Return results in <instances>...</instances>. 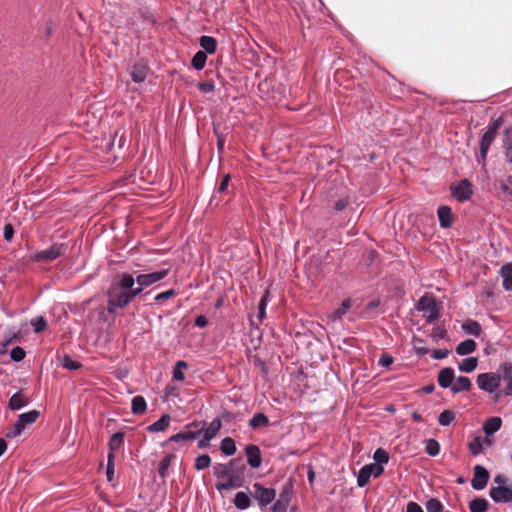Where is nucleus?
<instances>
[{
  "instance_id": "obj_1",
  "label": "nucleus",
  "mask_w": 512,
  "mask_h": 512,
  "mask_svg": "<svg viewBox=\"0 0 512 512\" xmlns=\"http://www.w3.org/2000/svg\"><path fill=\"white\" fill-rule=\"evenodd\" d=\"M135 279L132 274L121 273L112 282L107 291V311L115 314L118 309L126 308L130 303L127 289L132 288Z\"/></svg>"
},
{
  "instance_id": "obj_2",
  "label": "nucleus",
  "mask_w": 512,
  "mask_h": 512,
  "mask_svg": "<svg viewBox=\"0 0 512 512\" xmlns=\"http://www.w3.org/2000/svg\"><path fill=\"white\" fill-rule=\"evenodd\" d=\"M245 466L240 461L233 459L227 464L218 463L213 467V472L217 478L216 489L219 491L242 487Z\"/></svg>"
},
{
  "instance_id": "obj_3",
  "label": "nucleus",
  "mask_w": 512,
  "mask_h": 512,
  "mask_svg": "<svg viewBox=\"0 0 512 512\" xmlns=\"http://www.w3.org/2000/svg\"><path fill=\"white\" fill-rule=\"evenodd\" d=\"M477 386L480 390L489 394H495L493 400L498 402L500 399V393H498L501 386V376L498 373L485 372L478 374L476 379Z\"/></svg>"
},
{
  "instance_id": "obj_4",
  "label": "nucleus",
  "mask_w": 512,
  "mask_h": 512,
  "mask_svg": "<svg viewBox=\"0 0 512 512\" xmlns=\"http://www.w3.org/2000/svg\"><path fill=\"white\" fill-rule=\"evenodd\" d=\"M416 308L418 311L423 313V317L426 318V321L429 323L436 321L439 317V305L431 295L426 294L422 296L419 299Z\"/></svg>"
},
{
  "instance_id": "obj_5",
  "label": "nucleus",
  "mask_w": 512,
  "mask_h": 512,
  "mask_svg": "<svg viewBox=\"0 0 512 512\" xmlns=\"http://www.w3.org/2000/svg\"><path fill=\"white\" fill-rule=\"evenodd\" d=\"M67 250L65 243H54L49 248L34 253L31 260L35 262H50L64 255Z\"/></svg>"
},
{
  "instance_id": "obj_6",
  "label": "nucleus",
  "mask_w": 512,
  "mask_h": 512,
  "mask_svg": "<svg viewBox=\"0 0 512 512\" xmlns=\"http://www.w3.org/2000/svg\"><path fill=\"white\" fill-rule=\"evenodd\" d=\"M251 496L259 502L261 507L270 504L276 497V491L273 488H266L260 483H254L252 490H250Z\"/></svg>"
},
{
  "instance_id": "obj_7",
  "label": "nucleus",
  "mask_w": 512,
  "mask_h": 512,
  "mask_svg": "<svg viewBox=\"0 0 512 512\" xmlns=\"http://www.w3.org/2000/svg\"><path fill=\"white\" fill-rule=\"evenodd\" d=\"M384 471V468L383 466L379 465V464H369V465H365L363 466L359 473H358V477H357V484L359 487H364L366 486L369 481H370V478L373 476V477H379Z\"/></svg>"
},
{
  "instance_id": "obj_8",
  "label": "nucleus",
  "mask_w": 512,
  "mask_h": 512,
  "mask_svg": "<svg viewBox=\"0 0 512 512\" xmlns=\"http://www.w3.org/2000/svg\"><path fill=\"white\" fill-rule=\"evenodd\" d=\"M169 271V269H161L151 273L138 274L134 279L137 285L147 288L164 279Z\"/></svg>"
},
{
  "instance_id": "obj_9",
  "label": "nucleus",
  "mask_w": 512,
  "mask_h": 512,
  "mask_svg": "<svg viewBox=\"0 0 512 512\" xmlns=\"http://www.w3.org/2000/svg\"><path fill=\"white\" fill-rule=\"evenodd\" d=\"M489 471L482 465H475L473 467V477L471 479V486L477 491L483 490L489 481Z\"/></svg>"
},
{
  "instance_id": "obj_10",
  "label": "nucleus",
  "mask_w": 512,
  "mask_h": 512,
  "mask_svg": "<svg viewBox=\"0 0 512 512\" xmlns=\"http://www.w3.org/2000/svg\"><path fill=\"white\" fill-rule=\"evenodd\" d=\"M450 191L452 196L460 202L470 199L473 193L472 184L467 179L461 180L458 185H450Z\"/></svg>"
},
{
  "instance_id": "obj_11",
  "label": "nucleus",
  "mask_w": 512,
  "mask_h": 512,
  "mask_svg": "<svg viewBox=\"0 0 512 512\" xmlns=\"http://www.w3.org/2000/svg\"><path fill=\"white\" fill-rule=\"evenodd\" d=\"M472 387L471 380L466 376L455 377L454 371L450 368V392L457 394L468 391Z\"/></svg>"
},
{
  "instance_id": "obj_12",
  "label": "nucleus",
  "mask_w": 512,
  "mask_h": 512,
  "mask_svg": "<svg viewBox=\"0 0 512 512\" xmlns=\"http://www.w3.org/2000/svg\"><path fill=\"white\" fill-rule=\"evenodd\" d=\"M489 495L495 503H507L512 500V486L492 487Z\"/></svg>"
},
{
  "instance_id": "obj_13",
  "label": "nucleus",
  "mask_w": 512,
  "mask_h": 512,
  "mask_svg": "<svg viewBox=\"0 0 512 512\" xmlns=\"http://www.w3.org/2000/svg\"><path fill=\"white\" fill-rule=\"evenodd\" d=\"M495 138H496V134H494L488 130H486L483 133V135L480 139V143H479V148H480V159L478 160L479 163L485 162L488 151L490 149V146L494 142Z\"/></svg>"
},
{
  "instance_id": "obj_14",
  "label": "nucleus",
  "mask_w": 512,
  "mask_h": 512,
  "mask_svg": "<svg viewBox=\"0 0 512 512\" xmlns=\"http://www.w3.org/2000/svg\"><path fill=\"white\" fill-rule=\"evenodd\" d=\"M247 462L252 468L260 467L262 463L261 451L257 445L249 444L245 447Z\"/></svg>"
},
{
  "instance_id": "obj_15",
  "label": "nucleus",
  "mask_w": 512,
  "mask_h": 512,
  "mask_svg": "<svg viewBox=\"0 0 512 512\" xmlns=\"http://www.w3.org/2000/svg\"><path fill=\"white\" fill-rule=\"evenodd\" d=\"M502 371L501 380L506 382V387L503 390V394L508 397H512V364L504 363L500 366Z\"/></svg>"
},
{
  "instance_id": "obj_16",
  "label": "nucleus",
  "mask_w": 512,
  "mask_h": 512,
  "mask_svg": "<svg viewBox=\"0 0 512 512\" xmlns=\"http://www.w3.org/2000/svg\"><path fill=\"white\" fill-rule=\"evenodd\" d=\"M148 71L149 68L145 63L137 62L131 67L130 76L134 82L141 83L146 79Z\"/></svg>"
},
{
  "instance_id": "obj_17",
  "label": "nucleus",
  "mask_w": 512,
  "mask_h": 512,
  "mask_svg": "<svg viewBox=\"0 0 512 512\" xmlns=\"http://www.w3.org/2000/svg\"><path fill=\"white\" fill-rule=\"evenodd\" d=\"M500 275L503 279V288L512 292V263L503 265L500 269Z\"/></svg>"
},
{
  "instance_id": "obj_18",
  "label": "nucleus",
  "mask_w": 512,
  "mask_h": 512,
  "mask_svg": "<svg viewBox=\"0 0 512 512\" xmlns=\"http://www.w3.org/2000/svg\"><path fill=\"white\" fill-rule=\"evenodd\" d=\"M204 427H201L197 431H182L177 434L172 435L169 438L170 442H180V441H191L194 440L198 435L202 433Z\"/></svg>"
},
{
  "instance_id": "obj_19",
  "label": "nucleus",
  "mask_w": 512,
  "mask_h": 512,
  "mask_svg": "<svg viewBox=\"0 0 512 512\" xmlns=\"http://www.w3.org/2000/svg\"><path fill=\"white\" fill-rule=\"evenodd\" d=\"M28 404L27 397L21 392L14 393L8 403L11 410H19Z\"/></svg>"
},
{
  "instance_id": "obj_20",
  "label": "nucleus",
  "mask_w": 512,
  "mask_h": 512,
  "mask_svg": "<svg viewBox=\"0 0 512 512\" xmlns=\"http://www.w3.org/2000/svg\"><path fill=\"white\" fill-rule=\"evenodd\" d=\"M502 425V420L500 417H491L489 418L483 425V431L487 436L493 435L496 433Z\"/></svg>"
},
{
  "instance_id": "obj_21",
  "label": "nucleus",
  "mask_w": 512,
  "mask_h": 512,
  "mask_svg": "<svg viewBox=\"0 0 512 512\" xmlns=\"http://www.w3.org/2000/svg\"><path fill=\"white\" fill-rule=\"evenodd\" d=\"M124 438H125L124 432L119 431V432L114 433L108 442V448H109L108 454H114L115 451L120 449L124 445Z\"/></svg>"
},
{
  "instance_id": "obj_22",
  "label": "nucleus",
  "mask_w": 512,
  "mask_h": 512,
  "mask_svg": "<svg viewBox=\"0 0 512 512\" xmlns=\"http://www.w3.org/2000/svg\"><path fill=\"white\" fill-rule=\"evenodd\" d=\"M476 347V342L473 339H466L457 345L455 351L458 355L464 356L474 352Z\"/></svg>"
},
{
  "instance_id": "obj_23",
  "label": "nucleus",
  "mask_w": 512,
  "mask_h": 512,
  "mask_svg": "<svg viewBox=\"0 0 512 512\" xmlns=\"http://www.w3.org/2000/svg\"><path fill=\"white\" fill-rule=\"evenodd\" d=\"M170 421H171L170 415L164 414V415H162L160 417L159 420H157L153 424L149 425L147 427V430L149 432H162V431H165L168 428V426L170 424Z\"/></svg>"
},
{
  "instance_id": "obj_24",
  "label": "nucleus",
  "mask_w": 512,
  "mask_h": 512,
  "mask_svg": "<svg viewBox=\"0 0 512 512\" xmlns=\"http://www.w3.org/2000/svg\"><path fill=\"white\" fill-rule=\"evenodd\" d=\"M478 366V359L476 357H467L458 363V370L464 373L473 372Z\"/></svg>"
},
{
  "instance_id": "obj_25",
  "label": "nucleus",
  "mask_w": 512,
  "mask_h": 512,
  "mask_svg": "<svg viewBox=\"0 0 512 512\" xmlns=\"http://www.w3.org/2000/svg\"><path fill=\"white\" fill-rule=\"evenodd\" d=\"M350 307H351V300L350 299L343 300L341 303V306L339 308H337L336 310H334L331 314L328 315L329 320H331L332 322H335V321L341 319L347 313V311L350 309Z\"/></svg>"
},
{
  "instance_id": "obj_26",
  "label": "nucleus",
  "mask_w": 512,
  "mask_h": 512,
  "mask_svg": "<svg viewBox=\"0 0 512 512\" xmlns=\"http://www.w3.org/2000/svg\"><path fill=\"white\" fill-rule=\"evenodd\" d=\"M489 507L487 499L482 497H476L469 502L470 512H486Z\"/></svg>"
},
{
  "instance_id": "obj_27",
  "label": "nucleus",
  "mask_w": 512,
  "mask_h": 512,
  "mask_svg": "<svg viewBox=\"0 0 512 512\" xmlns=\"http://www.w3.org/2000/svg\"><path fill=\"white\" fill-rule=\"evenodd\" d=\"M233 503L235 507L239 510H245L250 507L251 500L247 493L245 492H237L235 494Z\"/></svg>"
},
{
  "instance_id": "obj_28",
  "label": "nucleus",
  "mask_w": 512,
  "mask_h": 512,
  "mask_svg": "<svg viewBox=\"0 0 512 512\" xmlns=\"http://www.w3.org/2000/svg\"><path fill=\"white\" fill-rule=\"evenodd\" d=\"M147 409V404L143 396L137 395L132 399L131 410L133 414H143Z\"/></svg>"
},
{
  "instance_id": "obj_29",
  "label": "nucleus",
  "mask_w": 512,
  "mask_h": 512,
  "mask_svg": "<svg viewBox=\"0 0 512 512\" xmlns=\"http://www.w3.org/2000/svg\"><path fill=\"white\" fill-rule=\"evenodd\" d=\"M462 330L468 335L478 337L481 333V326L475 320H467L462 324Z\"/></svg>"
},
{
  "instance_id": "obj_30",
  "label": "nucleus",
  "mask_w": 512,
  "mask_h": 512,
  "mask_svg": "<svg viewBox=\"0 0 512 512\" xmlns=\"http://www.w3.org/2000/svg\"><path fill=\"white\" fill-rule=\"evenodd\" d=\"M200 46L204 49L206 54H213L217 48V41L214 37L211 36H201Z\"/></svg>"
},
{
  "instance_id": "obj_31",
  "label": "nucleus",
  "mask_w": 512,
  "mask_h": 512,
  "mask_svg": "<svg viewBox=\"0 0 512 512\" xmlns=\"http://www.w3.org/2000/svg\"><path fill=\"white\" fill-rule=\"evenodd\" d=\"M269 425L268 417L263 413H256L250 420L249 426L252 429H258Z\"/></svg>"
},
{
  "instance_id": "obj_32",
  "label": "nucleus",
  "mask_w": 512,
  "mask_h": 512,
  "mask_svg": "<svg viewBox=\"0 0 512 512\" xmlns=\"http://www.w3.org/2000/svg\"><path fill=\"white\" fill-rule=\"evenodd\" d=\"M220 449L227 456L234 455L236 452L235 441L230 437L224 438L221 441Z\"/></svg>"
},
{
  "instance_id": "obj_33",
  "label": "nucleus",
  "mask_w": 512,
  "mask_h": 512,
  "mask_svg": "<svg viewBox=\"0 0 512 512\" xmlns=\"http://www.w3.org/2000/svg\"><path fill=\"white\" fill-rule=\"evenodd\" d=\"M175 458L174 454H167L164 456V458L160 461L159 467H158V474L161 478H165L167 476L168 468L171 464V461Z\"/></svg>"
},
{
  "instance_id": "obj_34",
  "label": "nucleus",
  "mask_w": 512,
  "mask_h": 512,
  "mask_svg": "<svg viewBox=\"0 0 512 512\" xmlns=\"http://www.w3.org/2000/svg\"><path fill=\"white\" fill-rule=\"evenodd\" d=\"M187 367L188 364L185 361H177L173 369V379L179 382L183 381L185 379L184 370L187 369Z\"/></svg>"
},
{
  "instance_id": "obj_35",
  "label": "nucleus",
  "mask_w": 512,
  "mask_h": 512,
  "mask_svg": "<svg viewBox=\"0 0 512 512\" xmlns=\"http://www.w3.org/2000/svg\"><path fill=\"white\" fill-rule=\"evenodd\" d=\"M207 54L200 50L192 58V66L196 70H202L206 64Z\"/></svg>"
},
{
  "instance_id": "obj_36",
  "label": "nucleus",
  "mask_w": 512,
  "mask_h": 512,
  "mask_svg": "<svg viewBox=\"0 0 512 512\" xmlns=\"http://www.w3.org/2000/svg\"><path fill=\"white\" fill-rule=\"evenodd\" d=\"M484 440L480 436L474 437L469 443V450L472 455H479L483 451Z\"/></svg>"
},
{
  "instance_id": "obj_37",
  "label": "nucleus",
  "mask_w": 512,
  "mask_h": 512,
  "mask_svg": "<svg viewBox=\"0 0 512 512\" xmlns=\"http://www.w3.org/2000/svg\"><path fill=\"white\" fill-rule=\"evenodd\" d=\"M221 426V420L219 418H216L209 424V427L205 430L204 434L213 439L220 431Z\"/></svg>"
},
{
  "instance_id": "obj_38",
  "label": "nucleus",
  "mask_w": 512,
  "mask_h": 512,
  "mask_svg": "<svg viewBox=\"0 0 512 512\" xmlns=\"http://www.w3.org/2000/svg\"><path fill=\"white\" fill-rule=\"evenodd\" d=\"M39 411L37 410H31L26 413L20 414L18 417L20 419V422H23L25 425H29L34 423L37 418L39 417Z\"/></svg>"
},
{
  "instance_id": "obj_39",
  "label": "nucleus",
  "mask_w": 512,
  "mask_h": 512,
  "mask_svg": "<svg viewBox=\"0 0 512 512\" xmlns=\"http://www.w3.org/2000/svg\"><path fill=\"white\" fill-rule=\"evenodd\" d=\"M211 458L208 454L199 455L195 460V468L197 470H203L210 466Z\"/></svg>"
},
{
  "instance_id": "obj_40",
  "label": "nucleus",
  "mask_w": 512,
  "mask_h": 512,
  "mask_svg": "<svg viewBox=\"0 0 512 512\" xmlns=\"http://www.w3.org/2000/svg\"><path fill=\"white\" fill-rule=\"evenodd\" d=\"M373 458L375 460L374 464H379V465L382 466V464L388 463V461H389V454L384 449L378 448L374 452Z\"/></svg>"
},
{
  "instance_id": "obj_41",
  "label": "nucleus",
  "mask_w": 512,
  "mask_h": 512,
  "mask_svg": "<svg viewBox=\"0 0 512 512\" xmlns=\"http://www.w3.org/2000/svg\"><path fill=\"white\" fill-rule=\"evenodd\" d=\"M114 467H115V454L107 455V467H106V476L107 480L111 482L114 477Z\"/></svg>"
},
{
  "instance_id": "obj_42",
  "label": "nucleus",
  "mask_w": 512,
  "mask_h": 512,
  "mask_svg": "<svg viewBox=\"0 0 512 512\" xmlns=\"http://www.w3.org/2000/svg\"><path fill=\"white\" fill-rule=\"evenodd\" d=\"M288 507V499L284 498V495L281 494L280 498L274 502L271 512H286Z\"/></svg>"
},
{
  "instance_id": "obj_43",
  "label": "nucleus",
  "mask_w": 512,
  "mask_h": 512,
  "mask_svg": "<svg viewBox=\"0 0 512 512\" xmlns=\"http://www.w3.org/2000/svg\"><path fill=\"white\" fill-rule=\"evenodd\" d=\"M267 298H268V293L266 292L262 296V298H261V300H260V302L258 304L257 318H258V320L260 322H262L265 319V317H266V312L265 311H266V306H267V302H268Z\"/></svg>"
},
{
  "instance_id": "obj_44",
  "label": "nucleus",
  "mask_w": 512,
  "mask_h": 512,
  "mask_svg": "<svg viewBox=\"0 0 512 512\" xmlns=\"http://www.w3.org/2000/svg\"><path fill=\"white\" fill-rule=\"evenodd\" d=\"M425 450L430 456H436L440 451L439 443L434 439H428Z\"/></svg>"
},
{
  "instance_id": "obj_45",
  "label": "nucleus",
  "mask_w": 512,
  "mask_h": 512,
  "mask_svg": "<svg viewBox=\"0 0 512 512\" xmlns=\"http://www.w3.org/2000/svg\"><path fill=\"white\" fill-rule=\"evenodd\" d=\"M31 325L34 328V332L39 333L46 328L47 322L44 317L39 316L31 320Z\"/></svg>"
},
{
  "instance_id": "obj_46",
  "label": "nucleus",
  "mask_w": 512,
  "mask_h": 512,
  "mask_svg": "<svg viewBox=\"0 0 512 512\" xmlns=\"http://www.w3.org/2000/svg\"><path fill=\"white\" fill-rule=\"evenodd\" d=\"M438 218H439L440 225L443 228H447L448 227V206H441L438 209Z\"/></svg>"
},
{
  "instance_id": "obj_47",
  "label": "nucleus",
  "mask_w": 512,
  "mask_h": 512,
  "mask_svg": "<svg viewBox=\"0 0 512 512\" xmlns=\"http://www.w3.org/2000/svg\"><path fill=\"white\" fill-rule=\"evenodd\" d=\"M176 291L174 289H169L167 291L161 292L155 296V301L157 303H162L163 301L172 298L176 295Z\"/></svg>"
},
{
  "instance_id": "obj_48",
  "label": "nucleus",
  "mask_w": 512,
  "mask_h": 512,
  "mask_svg": "<svg viewBox=\"0 0 512 512\" xmlns=\"http://www.w3.org/2000/svg\"><path fill=\"white\" fill-rule=\"evenodd\" d=\"M10 357L12 360L19 362L24 359L25 351L21 347H15L11 350Z\"/></svg>"
},
{
  "instance_id": "obj_49",
  "label": "nucleus",
  "mask_w": 512,
  "mask_h": 512,
  "mask_svg": "<svg viewBox=\"0 0 512 512\" xmlns=\"http://www.w3.org/2000/svg\"><path fill=\"white\" fill-rule=\"evenodd\" d=\"M62 365L69 370H77L81 366L79 362L73 361L69 356H64Z\"/></svg>"
},
{
  "instance_id": "obj_50",
  "label": "nucleus",
  "mask_w": 512,
  "mask_h": 512,
  "mask_svg": "<svg viewBox=\"0 0 512 512\" xmlns=\"http://www.w3.org/2000/svg\"><path fill=\"white\" fill-rule=\"evenodd\" d=\"M198 88L201 92L210 93L215 89V85L211 80H206L198 83Z\"/></svg>"
},
{
  "instance_id": "obj_51",
  "label": "nucleus",
  "mask_w": 512,
  "mask_h": 512,
  "mask_svg": "<svg viewBox=\"0 0 512 512\" xmlns=\"http://www.w3.org/2000/svg\"><path fill=\"white\" fill-rule=\"evenodd\" d=\"M438 382L442 388H448V367H445L440 371Z\"/></svg>"
},
{
  "instance_id": "obj_52",
  "label": "nucleus",
  "mask_w": 512,
  "mask_h": 512,
  "mask_svg": "<svg viewBox=\"0 0 512 512\" xmlns=\"http://www.w3.org/2000/svg\"><path fill=\"white\" fill-rule=\"evenodd\" d=\"M144 288L145 287L138 285L137 287L132 286V288L127 289L130 301L132 302L138 295H140Z\"/></svg>"
},
{
  "instance_id": "obj_53",
  "label": "nucleus",
  "mask_w": 512,
  "mask_h": 512,
  "mask_svg": "<svg viewBox=\"0 0 512 512\" xmlns=\"http://www.w3.org/2000/svg\"><path fill=\"white\" fill-rule=\"evenodd\" d=\"M502 125V119L501 118H498V119H495L493 120L487 127L486 130L494 133L497 135V132L499 130V128L501 127Z\"/></svg>"
},
{
  "instance_id": "obj_54",
  "label": "nucleus",
  "mask_w": 512,
  "mask_h": 512,
  "mask_svg": "<svg viewBox=\"0 0 512 512\" xmlns=\"http://www.w3.org/2000/svg\"><path fill=\"white\" fill-rule=\"evenodd\" d=\"M406 512H424V511L418 503H416L414 501H410L407 503Z\"/></svg>"
},
{
  "instance_id": "obj_55",
  "label": "nucleus",
  "mask_w": 512,
  "mask_h": 512,
  "mask_svg": "<svg viewBox=\"0 0 512 512\" xmlns=\"http://www.w3.org/2000/svg\"><path fill=\"white\" fill-rule=\"evenodd\" d=\"M393 363V358L388 354H383L379 359V364L382 367H388Z\"/></svg>"
},
{
  "instance_id": "obj_56",
  "label": "nucleus",
  "mask_w": 512,
  "mask_h": 512,
  "mask_svg": "<svg viewBox=\"0 0 512 512\" xmlns=\"http://www.w3.org/2000/svg\"><path fill=\"white\" fill-rule=\"evenodd\" d=\"M21 433L22 432L20 431L19 427H15L13 425V427L9 431L6 432L5 437L12 439V438L20 436Z\"/></svg>"
},
{
  "instance_id": "obj_57",
  "label": "nucleus",
  "mask_w": 512,
  "mask_h": 512,
  "mask_svg": "<svg viewBox=\"0 0 512 512\" xmlns=\"http://www.w3.org/2000/svg\"><path fill=\"white\" fill-rule=\"evenodd\" d=\"M13 233H14V230H13V227L11 224H6L4 226V238L5 240L7 241H10L13 237Z\"/></svg>"
},
{
  "instance_id": "obj_58",
  "label": "nucleus",
  "mask_w": 512,
  "mask_h": 512,
  "mask_svg": "<svg viewBox=\"0 0 512 512\" xmlns=\"http://www.w3.org/2000/svg\"><path fill=\"white\" fill-rule=\"evenodd\" d=\"M229 181H230V175L229 174L224 175L222 178V181L218 187V191L224 192L228 187Z\"/></svg>"
},
{
  "instance_id": "obj_59",
  "label": "nucleus",
  "mask_w": 512,
  "mask_h": 512,
  "mask_svg": "<svg viewBox=\"0 0 512 512\" xmlns=\"http://www.w3.org/2000/svg\"><path fill=\"white\" fill-rule=\"evenodd\" d=\"M195 325L199 328H204L208 325V319L204 315H200L195 319Z\"/></svg>"
},
{
  "instance_id": "obj_60",
  "label": "nucleus",
  "mask_w": 512,
  "mask_h": 512,
  "mask_svg": "<svg viewBox=\"0 0 512 512\" xmlns=\"http://www.w3.org/2000/svg\"><path fill=\"white\" fill-rule=\"evenodd\" d=\"M448 355V350L446 349H437L433 351V357L435 359H444Z\"/></svg>"
},
{
  "instance_id": "obj_61",
  "label": "nucleus",
  "mask_w": 512,
  "mask_h": 512,
  "mask_svg": "<svg viewBox=\"0 0 512 512\" xmlns=\"http://www.w3.org/2000/svg\"><path fill=\"white\" fill-rule=\"evenodd\" d=\"M448 421H449V418H448V410H444L441 412V414L439 415V423L442 425V426H448Z\"/></svg>"
},
{
  "instance_id": "obj_62",
  "label": "nucleus",
  "mask_w": 512,
  "mask_h": 512,
  "mask_svg": "<svg viewBox=\"0 0 512 512\" xmlns=\"http://www.w3.org/2000/svg\"><path fill=\"white\" fill-rule=\"evenodd\" d=\"M347 205H348V202L346 200L339 199L338 201L335 202L334 209L336 211H342L346 208Z\"/></svg>"
},
{
  "instance_id": "obj_63",
  "label": "nucleus",
  "mask_w": 512,
  "mask_h": 512,
  "mask_svg": "<svg viewBox=\"0 0 512 512\" xmlns=\"http://www.w3.org/2000/svg\"><path fill=\"white\" fill-rule=\"evenodd\" d=\"M212 439L204 434L203 438L198 441L199 448H206L209 446Z\"/></svg>"
},
{
  "instance_id": "obj_64",
  "label": "nucleus",
  "mask_w": 512,
  "mask_h": 512,
  "mask_svg": "<svg viewBox=\"0 0 512 512\" xmlns=\"http://www.w3.org/2000/svg\"><path fill=\"white\" fill-rule=\"evenodd\" d=\"M494 482L497 483L498 486H505L507 478L502 474H498L494 477Z\"/></svg>"
}]
</instances>
